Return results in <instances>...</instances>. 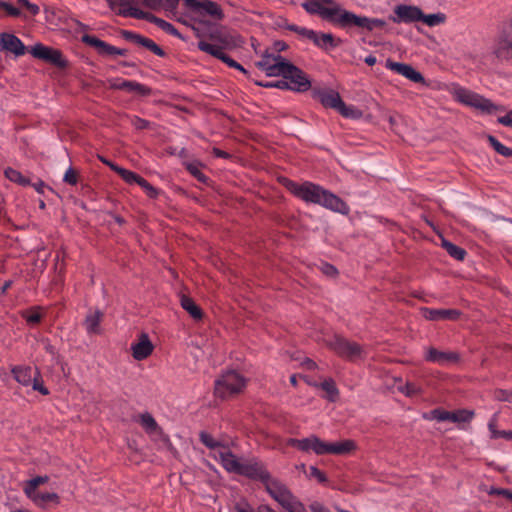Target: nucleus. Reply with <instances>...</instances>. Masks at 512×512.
Masks as SVG:
<instances>
[{
    "instance_id": "obj_1",
    "label": "nucleus",
    "mask_w": 512,
    "mask_h": 512,
    "mask_svg": "<svg viewBox=\"0 0 512 512\" xmlns=\"http://www.w3.org/2000/svg\"><path fill=\"white\" fill-rule=\"evenodd\" d=\"M302 7L310 14H318L331 21L341 28L358 27L373 31L376 28H383L385 22L377 18L359 16L350 11L342 9L339 5L325 7L323 3L307 0Z\"/></svg>"
},
{
    "instance_id": "obj_2",
    "label": "nucleus",
    "mask_w": 512,
    "mask_h": 512,
    "mask_svg": "<svg viewBox=\"0 0 512 512\" xmlns=\"http://www.w3.org/2000/svg\"><path fill=\"white\" fill-rule=\"evenodd\" d=\"M239 475L260 480L265 485L269 495L283 508H292L295 512L302 509L301 506L296 504L295 496L287 486L279 480L273 479L261 462L255 459L241 462Z\"/></svg>"
},
{
    "instance_id": "obj_3",
    "label": "nucleus",
    "mask_w": 512,
    "mask_h": 512,
    "mask_svg": "<svg viewBox=\"0 0 512 512\" xmlns=\"http://www.w3.org/2000/svg\"><path fill=\"white\" fill-rule=\"evenodd\" d=\"M284 185L290 193L306 203L317 204L343 215L350 211L349 206L341 198L318 184L309 181L297 183L286 179Z\"/></svg>"
},
{
    "instance_id": "obj_4",
    "label": "nucleus",
    "mask_w": 512,
    "mask_h": 512,
    "mask_svg": "<svg viewBox=\"0 0 512 512\" xmlns=\"http://www.w3.org/2000/svg\"><path fill=\"white\" fill-rule=\"evenodd\" d=\"M211 42L200 40L198 48L206 52L222 62L226 63L229 67L235 68L243 73H246L244 67L229 57L224 50L229 49L235 45L233 36L229 35L227 31L220 28H213L210 33Z\"/></svg>"
},
{
    "instance_id": "obj_5",
    "label": "nucleus",
    "mask_w": 512,
    "mask_h": 512,
    "mask_svg": "<svg viewBox=\"0 0 512 512\" xmlns=\"http://www.w3.org/2000/svg\"><path fill=\"white\" fill-rule=\"evenodd\" d=\"M451 94L456 101L486 114L492 115L506 110L504 106L496 105L484 96L459 85L452 87Z\"/></svg>"
},
{
    "instance_id": "obj_6",
    "label": "nucleus",
    "mask_w": 512,
    "mask_h": 512,
    "mask_svg": "<svg viewBox=\"0 0 512 512\" xmlns=\"http://www.w3.org/2000/svg\"><path fill=\"white\" fill-rule=\"evenodd\" d=\"M246 379L238 372L231 370L223 373L215 380V396L226 399L232 397L244 389Z\"/></svg>"
},
{
    "instance_id": "obj_7",
    "label": "nucleus",
    "mask_w": 512,
    "mask_h": 512,
    "mask_svg": "<svg viewBox=\"0 0 512 512\" xmlns=\"http://www.w3.org/2000/svg\"><path fill=\"white\" fill-rule=\"evenodd\" d=\"M327 346L337 355L349 361H357L364 356L363 348L356 342L335 335L326 341Z\"/></svg>"
},
{
    "instance_id": "obj_8",
    "label": "nucleus",
    "mask_w": 512,
    "mask_h": 512,
    "mask_svg": "<svg viewBox=\"0 0 512 512\" xmlns=\"http://www.w3.org/2000/svg\"><path fill=\"white\" fill-rule=\"evenodd\" d=\"M280 76L288 80L289 90L305 92L311 87L307 74L289 61Z\"/></svg>"
},
{
    "instance_id": "obj_9",
    "label": "nucleus",
    "mask_w": 512,
    "mask_h": 512,
    "mask_svg": "<svg viewBox=\"0 0 512 512\" xmlns=\"http://www.w3.org/2000/svg\"><path fill=\"white\" fill-rule=\"evenodd\" d=\"M30 53L34 58L43 60L56 67L65 68L67 66V61L64 59L61 51L52 47L38 43L31 48Z\"/></svg>"
},
{
    "instance_id": "obj_10",
    "label": "nucleus",
    "mask_w": 512,
    "mask_h": 512,
    "mask_svg": "<svg viewBox=\"0 0 512 512\" xmlns=\"http://www.w3.org/2000/svg\"><path fill=\"white\" fill-rule=\"evenodd\" d=\"M287 443L288 445L296 447L297 449L304 452L313 451L317 455L327 454L328 442L322 441L315 435H311L310 437L304 439L291 438Z\"/></svg>"
},
{
    "instance_id": "obj_11",
    "label": "nucleus",
    "mask_w": 512,
    "mask_h": 512,
    "mask_svg": "<svg viewBox=\"0 0 512 512\" xmlns=\"http://www.w3.org/2000/svg\"><path fill=\"white\" fill-rule=\"evenodd\" d=\"M108 6L124 17L145 20L148 12L134 7L133 0H106Z\"/></svg>"
},
{
    "instance_id": "obj_12",
    "label": "nucleus",
    "mask_w": 512,
    "mask_h": 512,
    "mask_svg": "<svg viewBox=\"0 0 512 512\" xmlns=\"http://www.w3.org/2000/svg\"><path fill=\"white\" fill-rule=\"evenodd\" d=\"M81 40L83 43L95 48L102 56H126L128 54L127 49L117 48L93 35L85 34Z\"/></svg>"
},
{
    "instance_id": "obj_13",
    "label": "nucleus",
    "mask_w": 512,
    "mask_h": 512,
    "mask_svg": "<svg viewBox=\"0 0 512 512\" xmlns=\"http://www.w3.org/2000/svg\"><path fill=\"white\" fill-rule=\"evenodd\" d=\"M288 61L280 55L267 54L256 63L268 76H280Z\"/></svg>"
},
{
    "instance_id": "obj_14",
    "label": "nucleus",
    "mask_w": 512,
    "mask_h": 512,
    "mask_svg": "<svg viewBox=\"0 0 512 512\" xmlns=\"http://www.w3.org/2000/svg\"><path fill=\"white\" fill-rule=\"evenodd\" d=\"M120 35L126 41H129L137 46L144 47L159 57H164V50L158 46L153 40L137 34L130 30H120Z\"/></svg>"
},
{
    "instance_id": "obj_15",
    "label": "nucleus",
    "mask_w": 512,
    "mask_h": 512,
    "mask_svg": "<svg viewBox=\"0 0 512 512\" xmlns=\"http://www.w3.org/2000/svg\"><path fill=\"white\" fill-rule=\"evenodd\" d=\"M185 6L197 13L209 15L214 19H221L223 17L220 6L209 0H185Z\"/></svg>"
},
{
    "instance_id": "obj_16",
    "label": "nucleus",
    "mask_w": 512,
    "mask_h": 512,
    "mask_svg": "<svg viewBox=\"0 0 512 512\" xmlns=\"http://www.w3.org/2000/svg\"><path fill=\"white\" fill-rule=\"evenodd\" d=\"M425 360L441 366H446L449 364L458 363L460 356L456 352L440 351L434 347H430L426 351Z\"/></svg>"
},
{
    "instance_id": "obj_17",
    "label": "nucleus",
    "mask_w": 512,
    "mask_h": 512,
    "mask_svg": "<svg viewBox=\"0 0 512 512\" xmlns=\"http://www.w3.org/2000/svg\"><path fill=\"white\" fill-rule=\"evenodd\" d=\"M0 50L10 52L16 57L26 53V46L20 38L11 33H0Z\"/></svg>"
},
{
    "instance_id": "obj_18",
    "label": "nucleus",
    "mask_w": 512,
    "mask_h": 512,
    "mask_svg": "<svg viewBox=\"0 0 512 512\" xmlns=\"http://www.w3.org/2000/svg\"><path fill=\"white\" fill-rule=\"evenodd\" d=\"M395 17L393 22L395 23H412L420 21L423 16V12L420 8L410 5H398L394 9Z\"/></svg>"
},
{
    "instance_id": "obj_19",
    "label": "nucleus",
    "mask_w": 512,
    "mask_h": 512,
    "mask_svg": "<svg viewBox=\"0 0 512 512\" xmlns=\"http://www.w3.org/2000/svg\"><path fill=\"white\" fill-rule=\"evenodd\" d=\"M385 66L387 69H389L399 75L404 76L405 78L411 80L412 82H415V83H424L425 82L423 75L420 72L416 71L412 66H410L408 64L394 62V61L388 59L386 61Z\"/></svg>"
},
{
    "instance_id": "obj_20",
    "label": "nucleus",
    "mask_w": 512,
    "mask_h": 512,
    "mask_svg": "<svg viewBox=\"0 0 512 512\" xmlns=\"http://www.w3.org/2000/svg\"><path fill=\"white\" fill-rule=\"evenodd\" d=\"M421 312L423 317L430 321H455L461 316V312L457 309H435L425 307Z\"/></svg>"
},
{
    "instance_id": "obj_21",
    "label": "nucleus",
    "mask_w": 512,
    "mask_h": 512,
    "mask_svg": "<svg viewBox=\"0 0 512 512\" xmlns=\"http://www.w3.org/2000/svg\"><path fill=\"white\" fill-rule=\"evenodd\" d=\"M214 458L221 463L226 471L239 474L241 461L227 448L217 451Z\"/></svg>"
},
{
    "instance_id": "obj_22",
    "label": "nucleus",
    "mask_w": 512,
    "mask_h": 512,
    "mask_svg": "<svg viewBox=\"0 0 512 512\" xmlns=\"http://www.w3.org/2000/svg\"><path fill=\"white\" fill-rule=\"evenodd\" d=\"M154 346L146 333L139 336L138 342L131 345L132 356L136 360H144L153 352Z\"/></svg>"
},
{
    "instance_id": "obj_23",
    "label": "nucleus",
    "mask_w": 512,
    "mask_h": 512,
    "mask_svg": "<svg viewBox=\"0 0 512 512\" xmlns=\"http://www.w3.org/2000/svg\"><path fill=\"white\" fill-rule=\"evenodd\" d=\"M140 425L143 427L145 432L149 434L151 437L161 438L164 441L166 437L162 431V429L157 424L156 420L150 413H143L139 416L138 419Z\"/></svg>"
},
{
    "instance_id": "obj_24",
    "label": "nucleus",
    "mask_w": 512,
    "mask_h": 512,
    "mask_svg": "<svg viewBox=\"0 0 512 512\" xmlns=\"http://www.w3.org/2000/svg\"><path fill=\"white\" fill-rule=\"evenodd\" d=\"M104 314L100 310H90L84 321V326L88 334H99L101 332L100 324Z\"/></svg>"
},
{
    "instance_id": "obj_25",
    "label": "nucleus",
    "mask_w": 512,
    "mask_h": 512,
    "mask_svg": "<svg viewBox=\"0 0 512 512\" xmlns=\"http://www.w3.org/2000/svg\"><path fill=\"white\" fill-rule=\"evenodd\" d=\"M313 44L324 51H330L340 44V39H336L331 33L316 31Z\"/></svg>"
},
{
    "instance_id": "obj_26",
    "label": "nucleus",
    "mask_w": 512,
    "mask_h": 512,
    "mask_svg": "<svg viewBox=\"0 0 512 512\" xmlns=\"http://www.w3.org/2000/svg\"><path fill=\"white\" fill-rule=\"evenodd\" d=\"M102 162L109 166L113 171H115L125 182L128 184L136 183L138 184L142 177L130 170H127L125 168L119 167L118 165L114 164L111 161L102 159Z\"/></svg>"
},
{
    "instance_id": "obj_27",
    "label": "nucleus",
    "mask_w": 512,
    "mask_h": 512,
    "mask_svg": "<svg viewBox=\"0 0 512 512\" xmlns=\"http://www.w3.org/2000/svg\"><path fill=\"white\" fill-rule=\"evenodd\" d=\"M355 442L352 440H343L337 443H328L327 454L345 455L354 451Z\"/></svg>"
},
{
    "instance_id": "obj_28",
    "label": "nucleus",
    "mask_w": 512,
    "mask_h": 512,
    "mask_svg": "<svg viewBox=\"0 0 512 512\" xmlns=\"http://www.w3.org/2000/svg\"><path fill=\"white\" fill-rule=\"evenodd\" d=\"M12 373L15 380L24 386L31 385L34 378L32 368L28 366H16L12 369Z\"/></svg>"
},
{
    "instance_id": "obj_29",
    "label": "nucleus",
    "mask_w": 512,
    "mask_h": 512,
    "mask_svg": "<svg viewBox=\"0 0 512 512\" xmlns=\"http://www.w3.org/2000/svg\"><path fill=\"white\" fill-rule=\"evenodd\" d=\"M34 503L40 507H46L49 503L58 504L59 496L56 493L50 492H39L36 491L30 495H27Z\"/></svg>"
},
{
    "instance_id": "obj_30",
    "label": "nucleus",
    "mask_w": 512,
    "mask_h": 512,
    "mask_svg": "<svg viewBox=\"0 0 512 512\" xmlns=\"http://www.w3.org/2000/svg\"><path fill=\"white\" fill-rule=\"evenodd\" d=\"M319 97L323 106L336 110L343 102L339 93L334 90L323 91L320 93Z\"/></svg>"
},
{
    "instance_id": "obj_31",
    "label": "nucleus",
    "mask_w": 512,
    "mask_h": 512,
    "mask_svg": "<svg viewBox=\"0 0 512 512\" xmlns=\"http://www.w3.org/2000/svg\"><path fill=\"white\" fill-rule=\"evenodd\" d=\"M181 306L194 319L199 320L202 318V316H203L202 310L190 297L183 295L181 297Z\"/></svg>"
},
{
    "instance_id": "obj_32",
    "label": "nucleus",
    "mask_w": 512,
    "mask_h": 512,
    "mask_svg": "<svg viewBox=\"0 0 512 512\" xmlns=\"http://www.w3.org/2000/svg\"><path fill=\"white\" fill-rule=\"evenodd\" d=\"M145 20H147L151 23H154L155 25H157L159 28H161L163 31H165L166 33H168L170 35H174V36H178V37L180 36L177 29L171 23H169L161 18H158L149 12H148Z\"/></svg>"
},
{
    "instance_id": "obj_33",
    "label": "nucleus",
    "mask_w": 512,
    "mask_h": 512,
    "mask_svg": "<svg viewBox=\"0 0 512 512\" xmlns=\"http://www.w3.org/2000/svg\"><path fill=\"white\" fill-rule=\"evenodd\" d=\"M495 54L500 59L512 58V38L501 39L497 44Z\"/></svg>"
},
{
    "instance_id": "obj_34",
    "label": "nucleus",
    "mask_w": 512,
    "mask_h": 512,
    "mask_svg": "<svg viewBox=\"0 0 512 512\" xmlns=\"http://www.w3.org/2000/svg\"><path fill=\"white\" fill-rule=\"evenodd\" d=\"M442 246L447 251V253L454 259L464 260L466 256V251L463 248L444 239L442 241Z\"/></svg>"
},
{
    "instance_id": "obj_35",
    "label": "nucleus",
    "mask_w": 512,
    "mask_h": 512,
    "mask_svg": "<svg viewBox=\"0 0 512 512\" xmlns=\"http://www.w3.org/2000/svg\"><path fill=\"white\" fill-rule=\"evenodd\" d=\"M474 417V412L466 409L450 412L449 421L453 423H467Z\"/></svg>"
},
{
    "instance_id": "obj_36",
    "label": "nucleus",
    "mask_w": 512,
    "mask_h": 512,
    "mask_svg": "<svg viewBox=\"0 0 512 512\" xmlns=\"http://www.w3.org/2000/svg\"><path fill=\"white\" fill-rule=\"evenodd\" d=\"M288 29L290 31H293L296 34H298L299 38L302 41H310V42L313 43V39H314L315 33H316L315 30L308 29L306 27L298 26V25H295V24L289 25Z\"/></svg>"
},
{
    "instance_id": "obj_37",
    "label": "nucleus",
    "mask_w": 512,
    "mask_h": 512,
    "mask_svg": "<svg viewBox=\"0 0 512 512\" xmlns=\"http://www.w3.org/2000/svg\"><path fill=\"white\" fill-rule=\"evenodd\" d=\"M4 174L6 178H8L11 182L17 183L24 187L30 185V180L13 168L9 167L5 169Z\"/></svg>"
},
{
    "instance_id": "obj_38",
    "label": "nucleus",
    "mask_w": 512,
    "mask_h": 512,
    "mask_svg": "<svg viewBox=\"0 0 512 512\" xmlns=\"http://www.w3.org/2000/svg\"><path fill=\"white\" fill-rule=\"evenodd\" d=\"M488 428L491 433V438H493V439L504 438L506 440H512V431L496 429V416L495 415L489 421Z\"/></svg>"
},
{
    "instance_id": "obj_39",
    "label": "nucleus",
    "mask_w": 512,
    "mask_h": 512,
    "mask_svg": "<svg viewBox=\"0 0 512 512\" xmlns=\"http://www.w3.org/2000/svg\"><path fill=\"white\" fill-rule=\"evenodd\" d=\"M200 441L209 449L214 450V454L221 450L225 449L219 441L215 440L212 435H210L207 432H201L200 433Z\"/></svg>"
},
{
    "instance_id": "obj_40",
    "label": "nucleus",
    "mask_w": 512,
    "mask_h": 512,
    "mask_svg": "<svg viewBox=\"0 0 512 512\" xmlns=\"http://www.w3.org/2000/svg\"><path fill=\"white\" fill-rule=\"evenodd\" d=\"M326 393L330 401H335L338 397L339 391L332 379H326L319 385Z\"/></svg>"
},
{
    "instance_id": "obj_41",
    "label": "nucleus",
    "mask_w": 512,
    "mask_h": 512,
    "mask_svg": "<svg viewBox=\"0 0 512 512\" xmlns=\"http://www.w3.org/2000/svg\"><path fill=\"white\" fill-rule=\"evenodd\" d=\"M488 141L498 154L504 157H512V148L506 147L494 136H489Z\"/></svg>"
},
{
    "instance_id": "obj_42",
    "label": "nucleus",
    "mask_w": 512,
    "mask_h": 512,
    "mask_svg": "<svg viewBox=\"0 0 512 512\" xmlns=\"http://www.w3.org/2000/svg\"><path fill=\"white\" fill-rule=\"evenodd\" d=\"M47 481H48V477L47 476H37V477L32 478L31 480H29L27 482V484H26V486L24 488L25 493L27 495H30V494L38 491L37 488L40 485L46 483Z\"/></svg>"
},
{
    "instance_id": "obj_43",
    "label": "nucleus",
    "mask_w": 512,
    "mask_h": 512,
    "mask_svg": "<svg viewBox=\"0 0 512 512\" xmlns=\"http://www.w3.org/2000/svg\"><path fill=\"white\" fill-rule=\"evenodd\" d=\"M126 84H127V86H126L125 91H127V92L137 93V94H140L143 96L150 94V89L141 83H138L136 81L127 80Z\"/></svg>"
},
{
    "instance_id": "obj_44",
    "label": "nucleus",
    "mask_w": 512,
    "mask_h": 512,
    "mask_svg": "<svg viewBox=\"0 0 512 512\" xmlns=\"http://www.w3.org/2000/svg\"><path fill=\"white\" fill-rule=\"evenodd\" d=\"M420 21L430 27H434V26H437V25L443 23L445 21V16L441 13L429 14V15H425L423 13V16L421 17Z\"/></svg>"
},
{
    "instance_id": "obj_45",
    "label": "nucleus",
    "mask_w": 512,
    "mask_h": 512,
    "mask_svg": "<svg viewBox=\"0 0 512 512\" xmlns=\"http://www.w3.org/2000/svg\"><path fill=\"white\" fill-rule=\"evenodd\" d=\"M31 384L33 390L38 391L42 395L49 394V390L43 385V381L40 379V373L38 371H35V375Z\"/></svg>"
},
{
    "instance_id": "obj_46",
    "label": "nucleus",
    "mask_w": 512,
    "mask_h": 512,
    "mask_svg": "<svg viewBox=\"0 0 512 512\" xmlns=\"http://www.w3.org/2000/svg\"><path fill=\"white\" fill-rule=\"evenodd\" d=\"M17 5L20 9H26L31 16L37 15L40 11L39 7L29 0H17Z\"/></svg>"
},
{
    "instance_id": "obj_47",
    "label": "nucleus",
    "mask_w": 512,
    "mask_h": 512,
    "mask_svg": "<svg viewBox=\"0 0 512 512\" xmlns=\"http://www.w3.org/2000/svg\"><path fill=\"white\" fill-rule=\"evenodd\" d=\"M450 411L442 409H434L430 412V416L427 419H435L439 422L449 421Z\"/></svg>"
},
{
    "instance_id": "obj_48",
    "label": "nucleus",
    "mask_w": 512,
    "mask_h": 512,
    "mask_svg": "<svg viewBox=\"0 0 512 512\" xmlns=\"http://www.w3.org/2000/svg\"><path fill=\"white\" fill-rule=\"evenodd\" d=\"M138 185L144 190L148 197L156 198L158 196L159 191L155 187H153L148 181H146L143 177L138 183Z\"/></svg>"
},
{
    "instance_id": "obj_49",
    "label": "nucleus",
    "mask_w": 512,
    "mask_h": 512,
    "mask_svg": "<svg viewBox=\"0 0 512 512\" xmlns=\"http://www.w3.org/2000/svg\"><path fill=\"white\" fill-rule=\"evenodd\" d=\"M0 9L5 11L8 15L18 17L21 15L19 6L15 7L12 4L4 1H0Z\"/></svg>"
},
{
    "instance_id": "obj_50",
    "label": "nucleus",
    "mask_w": 512,
    "mask_h": 512,
    "mask_svg": "<svg viewBox=\"0 0 512 512\" xmlns=\"http://www.w3.org/2000/svg\"><path fill=\"white\" fill-rule=\"evenodd\" d=\"M63 181L69 185H76L78 183L77 171L69 167L64 173Z\"/></svg>"
},
{
    "instance_id": "obj_51",
    "label": "nucleus",
    "mask_w": 512,
    "mask_h": 512,
    "mask_svg": "<svg viewBox=\"0 0 512 512\" xmlns=\"http://www.w3.org/2000/svg\"><path fill=\"white\" fill-rule=\"evenodd\" d=\"M337 111L346 118H355L356 117V109L353 106H348L344 102L339 106Z\"/></svg>"
},
{
    "instance_id": "obj_52",
    "label": "nucleus",
    "mask_w": 512,
    "mask_h": 512,
    "mask_svg": "<svg viewBox=\"0 0 512 512\" xmlns=\"http://www.w3.org/2000/svg\"><path fill=\"white\" fill-rule=\"evenodd\" d=\"M131 124L133 127H135L136 129L138 130H144V129H147L150 125V122L145 120V119H142L138 116H133L131 118Z\"/></svg>"
},
{
    "instance_id": "obj_53",
    "label": "nucleus",
    "mask_w": 512,
    "mask_h": 512,
    "mask_svg": "<svg viewBox=\"0 0 512 512\" xmlns=\"http://www.w3.org/2000/svg\"><path fill=\"white\" fill-rule=\"evenodd\" d=\"M264 87H275L282 90H289V82L287 79L283 78L282 80H277L273 82H269L266 84H261Z\"/></svg>"
},
{
    "instance_id": "obj_54",
    "label": "nucleus",
    "mask_w": 512,
    "mask_h": 512,
    "mask_svg": "<svg viewBox=\"0 0 512 512\" xmlns=\"http://www.w3.org/2000/svg\"><path fill=\"white\" fill-rule=\"evenodd\" d=\"M488 494L489 495H500V496L506 497L509 500H512V491L508 490V489L492 487L488 491Z\"/></svg>"
},
{
    "instance_id": "obj_55",
    "label": "nucleus",
    "mask_w": 512,
    "mask_h": 512,
    "mask_svg": "<svg viewBox=\"0 0 512 512\" xmlns=\"http://www.w3.org/2000/svg\"><path fill=\"white\" fill-rule=\"evenodd\" d=\"M163 3L164 0H141V4L151 10H158Z\"/></svg>"
},
{
    "instance_id": "obj_56",
    "label": "nucleus",
    "mask_w": 512,
    "mask_h": 512,
    "mask_svg": "<svg viewBox=\"0 0 512 512\" xmlns=\"http://www.w3.org/2000/svg\"><path fill=\"white\" fill-rule=\"evenodd\" d=\"M419 387L413 383L407 382L405 386L402 388V392L407 396H414L419 393Z\"/></svg>"
},
{
    "instance_id": "obj_57",
    "label": "nucleus",
    "mask_w": 512,
    "mask_h": 512,
    "mask_svg": "<svg viewBox=\"0 0 512 512\" xmlns=\"http://www.w3.org/2000/svg\"><path fill=\"white\" fill-rule=\"evenodd\" d=\"M25 318L28 323L37 324L41 321L42 315L38 311L33 310L28 312Z\"/></svg>"
},
{
    "instance_id": "obj_58",
    "label": "nucleus",
    "mask_w": 512,
    "mask_h": 512,
    "mask_svg": "<svg viewBox=\"0 0 512 512\" xmlns=\"http://www.w3.org/2000/svg\"><path fill=\"white\" fill-rule=\"evenodd\" d=\"M126 83H127V80L118 78V79H114V80L110 81V87L115 90L125 91L126 86H127Z\"/></svg>"
},
{
    "instance_id": "obj_59",
    "label": "nucleus",
    "mask_w": 512,
    "mask_h": 512,
    "mask_svg": "<svg viewBox=\"0 0 512 512\" xmlns=\"http://www.w3.org/2000/svg\"><path fill=\"white\" fill-rule=\"evenodd\" d=\"M498 122L506 127H512V110L498 118Z\"/></svg>"
},
{
    "instance_id": "obj_60",
    "label": "nucleus",
    "mask_w": 512,
    "mask_h": 512,
    "mask_svg": "<svg viewBox=\"0 0 512 512\" xmlns=\"http://www.w3.org/2000/svg\"><path fill=\"white\" fill-rule=\"evenodd\" d=\"M310 474H311V476L317 478V480L319 482H326L327 481V478H326L325 474L322 471H320L318 468H316V467H311L310 468Z\"/></svg>"
},
{
    "instance_id": "obj_61",
    "label": "nucleus",
    "mask_w": 512,
    "mask_h": 512,
    "mask_svg": "<svg viewBox=\"0 0 512 512\" xmlns=\"http://www.w3.org/2000/svg\"><path fill=\"white\" fill-rule=\"evenodd\" d=\"M497 398L501 401L512 403V391L500 390L497 393Z\"/></svg>"
},
{
    "instance_id": "obj_62",
    "label": "nucleus",
    "mask_w": 512,
    "mask_h": 512,
    "mask_svg": "<svg viewBox=\"0 0 512 512\" xmlns=\"http://www.w3.org/2000/svg\"><path fill=\"white\" fill-rule=\"evenodd\" d=\"M322 272L325 275L332 277V276L336 275L337 270H336V268L333 265L325 263V264L322 265Z\"/></svg>"
},
{
    "instance_id": "obj_63",
    "label": "nucleus",
    "mask_w": 512,
    "mask_h": 512,
    "mask_svg": "<svg viewBox=\"0 0 512 512\" xmlns=\"http://www.w3.org/2000/svg\"><path fill=\"white\" fill-rule=\"evenodd\" d=\"M188 170L190 173L195 176L199 181H205L206 177L194 166L190 165L188 166Z\"/></svg>"
},
{
    "instance_id": "obj_64",
    "label": "nucleus",
    "mask_w": 512,
    "mask_h": 512,
    "mask_svg": "<svg viewBox=\"0 0 512 512\" xmlns=\"http://www.w3.org/2000/svg\"><path fill=\"white\" fill-rule=\"evenodd\" d=\"M311 512H326L324 506L318 502H314L310 505Z\"/></svg>"
}]
</instances>
